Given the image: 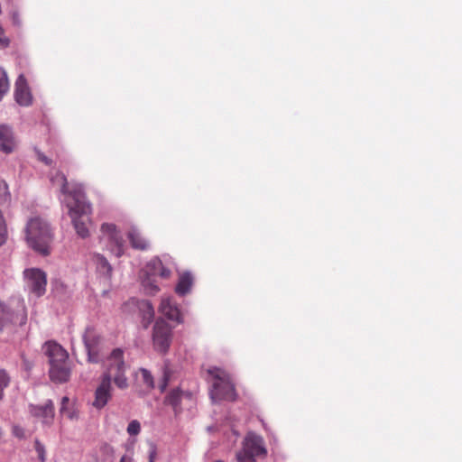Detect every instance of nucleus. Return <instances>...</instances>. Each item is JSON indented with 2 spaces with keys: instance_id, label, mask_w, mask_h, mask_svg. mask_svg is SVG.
I'll list each match as a JSON object with an SVG mask.
<instances>
[{
  "instance_id": "4be33fe9",
  "label": "nucleus",
  "mask_w": 462,
  "mask_h": 462,
  "mask_svg": "<svg viewBox=\"0 0 462 462\" xmlns=\"http://www.w3.org/2000/svg\"><path fill=\"white\" fill-rule=\"evenodd\" d=\"M139 310L142 313L143 327L147 328L154 318L153 307L149 300H142L139 303Z\"/></svg>"
},
{
  "instance_id": "2eb2a0df",
  "label": "nucleus",
  "mask_w": 462,
  "mask_h": 462,
  "mask_svg": "<svg viewBox=\"0 0 462 462\" xmlns=\"http://www.w3.org/2000/svg\"><path fill=\"white\" fill-rule=\"evenodd\" d=\"M159 311L172 321L182 322L180 310L171 297L162 298Z\"/></svg>"
},
{
  "instance_id": "a211bd4d",
  "label": "nucleus",
  "mask_w": 462,
  "mask_h": 462,
  "mask_svg": "<svg viewBox=\"0 0 462 462\" xmlns=\"http://www.w3.org/2000/svg\"><path fill=\"white\" fill-rule=\"evenodd\" d=\"M183 398H191V394L189 393L182 392L180 390L174 389L172 390L166 397V403L172 406L175 412H178L180 408V402Z\"/></svg>"
},
{
  "instance_id": "c85d7f7f",
  "label": "nucleus",
  "mask_w": 462,
  "mask_h": 462,
  "mask_svg": "<svg viewBox=\"0 0 462 462\" xmlns=\"http://www.w3.org/2000/svg\"><path fill=\"white\" fill-rule=\"evenodd\" d=\"M11 195L8 190L7 183L0 180V202H7L10 200Z\"/></svg>"
},
{
  "instance_id": "6e6552de",
  "label": "nucleus",
  "mask_w": 462,
  "mask_h": 462,
  "mask_svg": "<svg viewBox=\"0 0 462 462\" xmlns=\"http://www.w3.org/2000/svg\"><path fill=\"white\" fill-rule=\"evenodd\" d=\"M152 344L157 352L167 353L172 339V328L162 319H158L152 329Z\"/></svg>"
},
{
  "instance_id": "dca6fc26",
  "label": "nucleus",
  "mask_w": 462,
  "mask_h": 462,
  "mask_svg": "<svg viewBox=\"0 0 462 462\" xmlns=\"http://www.w3.org/2000/svg\"><path fill=\"white\" fill-rule=\"evenodd\" d=\"M168 264L169 262L167 259L162 261L159 257H154L146 264L145 273L152 276L159 275L162 278H169L171 272Z\"/></svg>"
},
{
  "instance_id": "f704fd0d",
  "label": "nucleus",
  "mask_w": 462,
  "mask_h": 462,
  "mask_svg": "<svg viewBox=\"0 0 462 462\" xmlns=\"http://www.w3.org/2000/svg\"><path fill=\"white\" fill-rule=\"evenodd\" d=\"M9 44V40L5 36L4 30L0 25V47L5 48Z\"/></svg>"
},
{
  "instance_id": "9d476101",
  "label": "nucleus",
  "mask_w": 462,
  "mask_h": 462,
  "mask_svg": "<svg viewBox=\"0 0 462 462\" xmlns=\"http://www.w3.org/2000/svg\"><path fill=\"white\" fill-rule=\"evenodd\" d=\"M266 453L263 439L255 433L249 432L244 439L242 449L236 454L254 458L257 456H265Z\"/></svg>"
},
{
  "instance_id": "7ed1b4c3",
  "label": "nucleus",
  "mask_w": 462,
  "mask_h": 462,
  "mask_svg": "<svg viewBox=\"0 0 462 462\" xmlns=\"http://www.w3.org/2000/svg\"><path fill=\"white\" fill-rule=\"evenodd\" d=\"M25 233L31 248L42 255L50 254L52 232L45 220L41 217L31 218L26 225Z\"/></svg>"
},
{
  "instance_id": "412c9836",
  "label": "nucleus",
  "mask_w": 462,
  "mask_h": 462,
  "mask_svg": "<svg viewBox=\"0 0 462 462\" xmlns=\"http://www.w3.org/2000/svg\"><path fill=\"white\" fill-rule=\"evenodd\" d=\"M193 284V278L189 273H184L180 275L175 291L180 296L187 294Z\"/></svg>"
},
{
  "instance_id": "6ab92c4d",
  "label": "nucleus",
  "mask_w": 462,
  "mask_h": 462,
  "mask_svg": "<svg viewBox=\"0 0 462 462\" xmlns=\"http://www.w3.org/2000/svg\"><path fill=\"white\" fill-rule=\"evenodd\" d=\"M60 413L61 416H65L71 420H77L79 419L78 409L67 396H64L61 399Z\"/></svg>"
},
{
  "instance_id": "1a4fd4ad",
  "label": "nucleus",
  "mask_w": 462,
  "mask_h": 462,
  "mask_svg": "<svg viewBox=\"0 0 462 462\" xmlns=\"http://www.w3.org/2000/svg\"><path fill=\"white\" fill-rule=\"evenodd\" d=\"M25 287L35 297L42 296L46 291L47 277L44 272L38 268L24 271Z\"/></svg>"
},
{
  "instance_id": "ddd939ff",
  "label": "nucleus",
  "mask_w": 462,
  "mask_h": 462,
  "mask_svg": "<svg viewBox=\"0 0 462 462\" xmlns=\"http://www.w3.org/2000/svg\"><path fill=\"white\" fill-rule=\"evenodd\" d=\"M17 140L13 129L5 124H0V152L9 154L15 151Z\"/></svg>"
},
{
  "instance_id": "c9c22d12",
  "label": "nucleus",
  "mask_w": 462,
  "mask_h": 462,
  "mask_svg": "<svg viewBox=\"0 0 462 462\" xmlns=\"http://www.w3.org/2000/svg\"><path fill=\"white\" fill-rule=\"evenodd\" d=\"M36 154L37 158L45 164L49 165L51 163V160L40 151H36Z\"/></svg>"
},
{
  "instance_id": "aec40b11",
  "label": "nucleus",
  "mask_w": 462,
  "mask_h": 462,
  "mask_svg": "<svg viewBox=\"0 0 462 462\" xmlns=\"http://www.w3.org/2000/svg\"><path fill=\"white\" fill-rule=\"evenodd\" d=\"M128 239L133 248L138 250H146L149 246L148 241L143 237L136 228H132L128 232Z\"/></svg>"
},
{
  "instance_id": "9b49d317",
  "label": "nucleus",
  "mask_w": 462,
  "mask_h": 462,
  "mask_svg": "<svg viewBox=\"0 0 462 462\" xmlns=\"http://www.w3.org/2000/svg\"><path fill=\"white\" fill-rule=\"evenodd\" d=\"M113 386L109 383L108 376L99 377L98 385L94 393L92 406L97 410L103 409L112 399Z\"/></svg>"
},
{
  "instance_id": "bb28decb",
  "label": "nucleus",
  "mask_w": 462,
  "mask_h": 462,
  "mask_svg": "<svg viewBox=\"0 0 462 462\" xmlns=\"http://www.w3.org/2000/svg\"><path fill=\"white\" fill-rule=\"evenodd\" d=\"M139 373L141 374V377H142V381L143 383L150 389H152L154 387V382H153V377L151 374L150 371H148L147 369L145 368H141L139 370Z\"/></svg>"
},
{
  "instance_id": "c756f323",
  "label": "nucleus",
  "mask_w": 462,
  "mask_h": 462,
  "mask_svg": "<svg viewBox=\"0 0 462 462\" xmlns=\"http://www.w3.org/2000/svg\"><path fill=\"white\" fill-rule=\"evenodd\" d=\"M127 433L131 436H136L141 431V424L138 420H134L130 421V423L127 426Z\"/></svg>"
},
{
  "instance_id": "0eeeda50",
  "label": "nucleus",
  "mask_w": 462,
  "mask_h": 462,
  "mask_svg": "<svg viewBox=\"0 0 462 462\" xmlns=\"http://www.w3.org/2000/svg\"><path fill=\"white\" fill-rule=\"evenodd\" d=\"M100 242L106 248L116 257H120L125 253V240L115 224L104 223L101 226Z\"/></svg>"
},
{
  "instance_id": "58836bf2",
  "label": "nucleus",
  "mask_w": 462,
  "mask_h": 462,
  "mask_svg": "<svg viewBox=\"0 0 462 462\" xmlns=\"http://www.w3.org/2000/svg\"><path fill=\"white\" fill-rule=\"evenodd\" d=\"M13 21H14V23L15 24H19V23H20V22H19V20H18V15H17V14H16V13H14V14H13Z\"/></svg>"
},
{
  "instance_id": "f03ea898",
  "label": "nucleus",
  "mask_w": 462,
  "mask_h": 462,
  "mask_svg": "<svg viewBox=\"0 0 462 462\" xmlns=\"http://www.w3.org/2000/svg\"><path fill=\"white\" fill-rule=\"evenodd\" d=\"M45 355L49 358L50 378L55 383H64L69 379L71 367L68 352L53 341L46 342L43 346Z\"/></svg>"
},
{
  "instance_id": "cd10ccee",
  "label": "nucleus",
  "mask_w": 462,
  "mask_h": 462,
  "mask_svg": "<svg viewBox=\"0 0 462 462\" xmlns=\"http://www.w3.org/2000/svg\"><path fill=\"white\" fill-rule=\"evenodd\" d=\"M7 238V226L2 211L0 210V245L5 243Z\"/></svg>"
},
{
  "instance_id": "393cba45",
  "label": "nucleus",
  "mask_w": 462,
  "mask_h": 462,
  "mask_svg": "<svg viewBox=\"0 0 462 462\" xmlns=\"http://www.w3.org/2000/svg\"><path fill=\"white\" fill-rule=\"evenodd\" d=\"M142 284L145 292L150 295H154L160 290L154 276L149 274H146V277L143 279Z\"/></svg>"
},
{
  "instance_id": "a878e982",
  "label": "nucleus",
  "mask_w": 462,
  "mask_h": 462,
  "mask_svg": "<svg viewBox=\"0 0 462 462\" xmlns=\"http://www.w3.org/2000/svg\"><path fill=\"white\" fill-rule=\"evenodd\" d=\"M9 90V80L5 70L0 68V101Z\"/></svg>"
},
{
  "instance_id": "f3484780",
  "label": "nucleus",
  "mask_w": 462,
  "mask_h": 462,
  "mask_svg": "<svg viewBox=\"0 0 462 462\" xmlns=\"http://www.w3.org/2000/svg\"><path fill=\"white\" fill-rule=\"evenodd\" d=\"M31 413L42 419V423L50 425L54 418V405L51 400H48L43 405H32L30 407Z\"/></svg>"
},
{
  "instance_id": "5701e85b",
  "label": "nucleus",
  "mask_w": 462,
  "mask_h": 462,
  "mask_svg": "<svg viewBox=\"0 0 462 462\" xmlns=\"http://www.w3.org/2000/svg\"><path fill=\"white\" fill-rule=\"evenodd\" d=\"M92 261L96 265V268L98 273L104 275H110L112 272V267L108 261L100 254H93Z\"/></svg>"
},
{
  "instance_id": "423d86ee",
  "label": "nucleus",
  "mask_w": 462,
  "mask_h": 462,
  "mask_svg": "<svg viewBox=\"0 0 462 462\" xmlns=\"http://www.w3.org/2000/svg\"><path fill=\"white\" fill-rule=\"evenodd\" d=\"M83 342L89 363H101L106 359V342L93 328L88 327L83 334Z\"/></svg>"
},
{
  "instance_id": "473e14b6",
  "label": "nucleus",
  "mask_w": 462,
  "mask_h": 462,
  "mask_svg": "<svg viewBox=\"0 0 462 462\" xmlns=\"http://www.w3.org/2000/svg\"><path fill=\"white\" fill-rule=\"evenodd\" d=\"M157 457V448L156 446L152 443L150 444L149 448V460L148 462H154Z\"/></svg>"
},
{
  "instance_id": "4c0bfd02",
  "label": "nucleus",
  "mask_w": 462,
  "mask_h": 462,
  "mask_svg": "<svg viewBox=\"0 0 462 462\" xmlns=\"http://www.w3.org/2000/svg\"><path fill=\"white\" fill-rule=\"evenodd\" d=\"M120 462H134V461H133V458L131 457L124 455L121 457Z\"/></svg>"
},
{
  "instance_id": "ea45409f",
  "label": "nucleus",
  "mask_w": 462,
  "mask_h": 462,
  "mask_svg": "<svg viewBox=\"0 0 462 462\" xmlns=\"http://www.w3.org/2000/svg\"><path fill=\"white\" fill-rule=\"evenodd\" d=\"M216 462H223V461H221V460H218V461H216Z\"/></svg>"
},
{
  "instance_id": "e433bc0d",
  "label": "nucleus",
  "mask_w": 462,
  "mask_h": 462,
  "mask_svg": "<svg viewBox=\"0 0 462 462\" xmlns=\"http://www.w3.org/2000/svg\"><path fill=\"white\" fill-rule=\"evenodd\" d=\"M237 462H255V459L251 457H245L243 455L236 454Z\"/></svg>"
},
{
  "instance_id": "b1692460",
  "label": "nucleus",
  "mask_w": 462,
  "mask_h": 462,
  "mask_svg": "<svg viewBox=\"0 0 462 462\" xmlns=\"http://www.w3.org/2000/svg\"><path fill=\"white\" fill-rule=\"evenodd\" d=\"M174 370L170 364L165 362L162 370V381L159 385L162 392H164L167 386L174 380Z\"/></svg>"
},
{
  "instance_id": "4468645a",
  "label": "nucleus",
  "mask_w": 462,
  "mask_h": 462,
  "mask_svg": "<svg viewBox=\"0 0 462 462\" xmlns=\"http://www.w3.org/2000/svg\"><path fill=\"white\" fill-rule=\"evenodd\" d=\"M14 98L20 106H27L32 103L31 90L23 74L19 75L15 81Z\"/></svg>"
},
{
  "instance_id": "72a5a7b5",
  "label": "nucleus",
  "mask_w": 462,
  "mask_h": 462,
  "mask_svg": "<svg viewBox=\"0 0 462 462\" xmlns=\"http://www.w3.org/2000/svg\"><path fill=\"white\" fill-rule=\"evenodd\" d=\"M103 451L107 455L106 462H113L114 449L108 445L102 448Z\"/></svg>"
},
{
  "instance_id": "2f4dec72",
  "label": "nucleus",
  "mask_w": 462,
  "mask_h": 462,
  "mask_svg": "<svg viewBox=\"0 0 462 462\" xmlns=\"http://www.w3.org/2000/svg\"><path fill=\"white\" fill-rule=\"evenodd\" d=\"M35 450L41 462H45V448L44 446L38 440L34 444Z\"/></svg>"
},
{
  "instance_id": "39448f33",
  "label": "nucleus",
  "mask_w": 462,
  "mask_h": 462,
  "mask_svg": "<svg viewBox=\"0 0 462 462\" xmlns=\"http://www.w3.org/2000/svg\"><path fill=\"white\" fill-rule=\"evenodd\" d=\"M208 374L213 379L210 390V397L213 402L235 400L236 392L229 375L224 370L217 367L208 369Z\"/></svg>"
},
{
  "instance_id": "f257e3e1",
  "label": "nucleus",
  "mask_w": 462,
  "mask_h": 462,
  "mask_svg": "<svg viewBox=\"0 0 462 462\" xmlns=\"http://www.w3.org/2000/svg\"><path fill=\"white\" fill-rule=\"evenodd\" d=\"M51 181L53 185L59 186L60 192L65 196L64 202L69 208V215L78 236L81 238L88 237V226L91 224L88 215L91 208L86 201L82 186L75 184L69 187L66 177L60 172L52 176Z\"/></svg>"
},
{
  "instance_id": "7c9ffc66",
  "label": "nucleus",
  "mask_w": 462,
  "mask_h": 462,
  "mask_svg": "<svg viewBox=\"0 0 462 462\" xmlns=\"http://www.w3.org/2000/svg\"><path fill=\"white\" fill-rule=\"evenodd\" d=\"M8 383H9V376L7 375V374L5 371L0 370V399L3 396L4 389L5 387H7Z\"/></svg>"
},
{
  "instance_id": "20e7f679",
  "label": "nucleus",
  "mask_w": 462,
  "mask_h": 462,
  "mask_svg": "<svg viewBox=\"0 0 462 462\" xmlns=\"http://www.w3.org/2000/svg\"><path fill=\"white\" fill-rule=\"evenodd\" d=\"M101 363L103 372L100 377L108 376L109 383L111 384L114 383L120 390H125L129 387L128 378L125 374L127 365L125 362L123 349H113Z\"/></svg>"
},
{
  "instance_id": "f8f14e48",
  "label": "nucleus",
  "mask_w": 462,
  "mask_h": 462,
  "mask_svg": "<svg viewBox=\"0 0 462 462\" xmlns=\"http://www.w3.org/2000/svg\"><path fill=\"white\" fill-rule=\"evenodd\" d=\"M26 320L27 313L23 302L21 304V310L14 313L7 310L0 300V331L8 323H18L19 325H23Z\"/></svg>"
}]
</instances>
